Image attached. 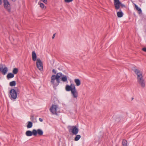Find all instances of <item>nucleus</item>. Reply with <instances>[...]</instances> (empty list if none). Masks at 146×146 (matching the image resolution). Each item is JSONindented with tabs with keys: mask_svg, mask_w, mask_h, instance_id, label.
I'll return each instance as SVG.
<instances>
[{
	"mask_svg": "<svg viewBox=\"0 0 146 146\" xmlns=\"http://www.w3.org/2000/svg\"><path fill=\"white\" fill-rule=\"evenodd\" d=\"M31 119L32 120H33L34 119V116L33 115H31Z\"/></svg>",
	"mask_w": 146,
	"mask_h": 146,
	"instance_id": "7c9ffc66",
	"label": "nucleus"
},
{
	"mask_svg": "<svg viewBox=\"0 0 146 146\" xmlns=\"http://www.w3.org/2000/svg\"><path fill=\"white\" fill-rule=\"evenodd\" d=\"M121 120V118L120 117L118 116L116 117L115 119V121L116 122H120Z\"/></svg>",
	"mask_w": 146,
	"mask_h": 146,
	"instance_id": "393cba45",
	"label": "nucleus"
},
{
	"mask_svg": "<svg viewBox=\"0 0 146 146\" xmlns=\"http://www.w3.org/2000/svg\"><path fill=\"white\" fill-rule=\"evenodd\" d=\"M39 120L40 122H42L43 121V119L41 118H39Z\"/></svg>",
	"mask_w": 146,
	"mask_h": 146,
	"instance_id": "2f4dec72",
	"label": "nucleus"
},
{
	"mask_svg": "<svg viewBox=\"0 0 146 146\" xmlns=\"http://www.w3.org/2000/svg\"><path fill=\"white\" fill-rule=\"evenodd\" d=\"M74 82L76 83V85L77 86H78L80 85L81 82L80 80L78 79H75Z\"/></svg>",
	"mask_w": 146,
	"mask_h": 146,
	"instance_id": "f3484780",
	"label": "nucleus"
},
{
	"mask_svg": "<svg viewBox=\"0 0 146 146\" xmlns=\"http://www.w3.org/2000/svg\"><path fill=\"white\" fill-rule=\"evenodd\" d=\"M34 131L35 136L37 134L39 135H42L43 134V131L40 129H38L37 130L34 129Z\"/></svg>",
	"mask_w": 146,
	"mask_h": 146,
	"instance_id": "ddd939ff",
	"label": "nucleus"
},
{
	"mask_svg": "<svg viewBox=\"0 0 146 146\" xmlns=\"http://www.w3.org/2000/svg\"><path fill=\"white\" fill-rule=\"evenodd\" d=\"M36 64L37 68L40 71L43 70V66L41 60L39 58L36 60Z\"/></svg>",
	"mask_w": 146,
	"mask_h": 146,
	"instance_id": "423d86ee",
	"label": "nucleus"
},
{
	"mask_svg": "<svg viewBox=\"0 0 146 146\" xmlns=\"http://www.w3.org/2000/svg\"><path fill=\"white\" fill-rule=\"evenodd\" d=\"M134 71L137 75V79L143 78L142 73L141 72L137 69H135Z\"/></svg>",
	"mask_w": 146,
	"mask_h": 146,
	"instance_id": "1a4fd4ad",
	"label": "nucleus"
},
{
	"mask_svg": "<svg viewBox=\"0 0 146 146\" xmlns=\"http://www.w3.org/2000/svg\"><path fill=\"white\" fill-rule=\"evenodd\" d=\"M18 72V69L17 68H14L12 71L13 73L14 74H17Z\"/></svg>",
	"mask_w": 146,
	"mask_h": 146,
	"instance_id": "aec40b11",
	"label": "nucleus"
},
{
	"mask_svg": "<svg viewBox=\"0 0 146 146\" xmlns=\"http://www.w3.org/2000/svg\"><path fill=\"white\" fill-rule=\"evenodd\" d=\"M73 0H64V1L66 3H70Z\"/></svg>",
	"mask_w": 146,
	"mask_h": 146,
	"instance_id": "cd10ccee",
	"label": "nucleus"
},
{
	"mask_svg": "<svg viewBox=\"0 0 146 146\" xmlns=\"http://www.w3.org/2000/svg\"><path fill=\"white\" fill-rule=\"evenodd\" d=\"M137 80L139 84L141 87L143 88H144L145 87V84L144 80L143 77L138 79Z\"/></svg>",
	"mask_w": 146,
	"mask_h": 146,
	"instance_id": "6e6552de",
	"label": "nucleus"
},
{
	"mask_svg": "<svg viewBox=\"0 0 146 146\" xmlns=\"http://www.w3.org/2000/svg\"><path fill=\"white\" fill-rule=\"evenodd\" d=\"M27 127L28 128H31L33 126V123L32 122L29 121L28 122Z\"/></svg>",
	"mask_w": 146,
	"mask_h": 146,
	"instance_id": "6ab92c4d",
	"label": "nucleus"
},
{
	"mask_svg": "<svg viewBox=\"0 0 146 146\" xmlns=\"http://www.w3.org/2000/svg\"><path fill=\"white\" fill-rule=\"evenodd\" d=\"M114 4L115 7V9L116 10L119 9L120 8V6H121L122 7H125V5L119 1V0H118Z\"/></svg>",
	"mask_w": 146,
	"mask_h": 146,
	"instance_id": "0eeeda50",
	"label": "nucleus"
},
{
	"mask_svg": "<svg viewBox=\"0 0 146 146\" xmlns=\"http://www.w3.org/2000/svg\"><path fill=\"white\" fill-rule=\"evenodd\" d=\"M16 83L15 81L11 82L9 83V85L11 86H14L16 85Z\"/></svg>",
	"mask_w": 146,
	"mask_h": 146,
	"instance_id": "5701e85b",
	"label": "nucleus"
},
{
	"mask_svg": "<svg viewBox=\"0 0 146 146\" xmlns=\"http://www.w3.org/2000/svg\"><path fill=\"white\" fill-rule=\"evenodd\" d=\"M46 8V7H45V9Z\"/></svg>",
	"mask_w": 146,
	"mask_h": 146,
	"instance_id": "e433bc0d",
	"label": "nucleus"
},
{
	"mask_svg": "<svg viewBox=\"0 0 146 146\" xmlns=\"http://www.w3.org/2000/svg\"><path fill=\"white\" fill-rule=\"evenodd\" d=\"M9 96L11 100H15L17 97V93L16 90L14 89H11L9 92Z\"/></svg>",
	"mask_w": 146,
	"mask_h": 146,
	"instance_id": "7ed1b4c3",
	"label": "nucleus"
},
{
	"mask_svg": "<svg viewBox=\"0 0 146 146\" xmlns=\"http://www.w3.org/2000/svg\"><path fill=\"white\" fill-rule=\"evenodd\" d=\"M63 76L62 73H58L56 75H53L51 77L50 82L56 86H58L60 82V79Z\"/></svg>",
	"mask_w": 146,
	"mask_h": 146,
	"instance_id": "f257e3e1",
	"label": "nucleus"
},
{
	"mask_svg": "<svg viewBox=\"0 0 146 146\" xmlns=\"http://www.w3.org/2000/svg\"><path fill=\"white\" fill-rule=\"evenodd\" d=\"M38 3L40 5V6L41 8L44 9V5L43 3H40V2H39Z\"/></svg>",
	"mask_w": 146,
	"mask_h": 146,
	"instance_id": "bb28decb",
	"label": "nucleus"
},
{
	"mask_svg": "<svg viewBox=\"0 0 146 146\" xmlns=\"http://www.w3.org/2000/svg\"><path fill=\"white\" fill-rule=\"evenodd\" d=\"M34 129H33L32 130V131H31L30 130H28L26 131L25 133L26 135L28 137L31 136L33 135L34 136H35V133H34Z\"/></svg>",
	"mask_w": 146,
	"mask_h": 146,
	"instance_id": "4468645a",
	"label": "nucleus"
},
{
	"mask_svg": "<svg viewBox=\"0 0 146 146\" xmlns=\"http://www.w3.org/2000/svg\"><path fill=\"white\" fill-rule=\"evenodd\" d=\"M8 70L7 67H5L3 68L2 65L0 66V71L2 73L3 75H5Z\"/></svg>",
	"mask_w": 146,
	"mask_h": 146,
	"instance_id": "9b49d317",
	"label": "nucleus"
},
{
	"mask_svg": "<svg viewBox=\"0 0 146 146\" xmlns=\"http://www.w3.org/2000/svg\"><path fill=\"white\" fill-rule=\"evenodd\" d=\"M62 80L64 82H65L67 81V77L65 75H63V76L61 78Z\"/></svg>",
	"mask_w": 146,
	"mask_h": 146,
	"instance_id": "a211bd4d",
	"label": "nucleus"
},
{
	"mask_svg": "<svg viewBox=\"0 0 146 146\" xmlns=\"http://www.w3.org/2000/svg\"><path fill=\"white\" fill-rule=\"evenodd\" d=\"M81 136L80 135H76V136L74 138V141H78L80 138Z\"/></svg>",
	"mask_w": 146,
	"mask_h": 146,
	"instance_id": "4be33fe9",
	"label": "nucleus"
},
{
	"mask_svg": "<svg viewBox=\"0 0 146 146\" xmlns=\"http://www.w3.org/2000/svg\"><path fill=\"white\" fill-rule=\"evenodd\" d=\"M55 34H54L53 36H52V38L53 39L54 38V37H55Z\"/></svg>",
	"mask_w": 146,
	"mask_h": 146,
	"instance_id": "f704fd0d",
	"label": "nucleus"
},
{
	"mask_svg": "<svg viewBox=\"0 0 146 146\" xmlns=\"http://www.w3.org/2000/svg\"><path fill=\"white\" fill-rule=\"evenodd\" d=\"M123 15V14L122 11H119L117 12V15L118 17H122Z\"/></svg>",
	"mask_w": 146,
	"mask_h": 146,
	"instance_id": "412c9836",
	"label": "nucleus"
},
{
	"mask_svg": "<svg viewBox=\"0 0 146 146\" xmlns=\"http://www.w3.org/2000/svg\"><path fill=\"white\" fill-rule=\"evenodd\" d=\"M75 87L74 85L73 84H71L70 86L67 85L65 87L66 90L67 91H71Z\"/></svg>",
	"mask_w": 146,
	"mask_h": 146,
	"instance_id": "9d476101",
	"label": "nucleus"
},
{
	"mask_svg": "<svg viewBox=\"0 0 146 146\" xmlns=\"http://www.w3.org/2000/svg\"><path fill=\"white\" fill-rule=\"evenodd\" d=\"M135 6L136 9L139 12V13H141L142 12V10L141 9L139 8L138 6L136 5H135Z\"/></svg>",
	"mask_w": 146,
	"mask_h": 146,
	"instance_id": "a878e982",
	"label": "nucleus"
},
{
	"mask_svg": "<svg viewBox=\"0 0 146 146\" xmlns=\"http://www.w3.org/2000/svg\"><path fill=\"white\" fill-rule=\"evenodd\" d=\"M142 50L146 52V48H142Z\"/></svg>",
	"mask_w": 146,
	"mask_h": 146,
	"instance_id": "c756f323",
	"label": "nucleus"
},
{
	"mask_svg": "<svg viewBox=\"0 0 146 146\" xmlns=\"http://www.w3.org/2000/svg\"><path fill=\"white\" fill-rule=\"evenodd\" d=\"M14 76V74L13 73H10L7 74V79H9L10 78H13Z\"/></svg>",
	"mask_w": 146,
	"mask_h": 146,
	"instance_id": "dca6fc26",
	"label": "nucleus"
},
{
	"mask_svg": "<svg viewBox=\"0 0 146 146\" xmlns=\"http://www.w3.org/2000/svg\"><path fill=\"white\" fill-rule=\"evenodd\" d=\"M127 142L125 139H123L122 141L123 146H127Z\"/></svg>",
	"mask_w": 146,
	"mask_h": 146,
	"instance_id": "b1692460",
	"label": "nucleus"
},
{
	"mask_svg": "<svg viewBox=\"0 0 146 146\" xmlns=\"http://www.w3.org/2000/svg\"><path fill=\"white\" fill-rule=\"evenodd\" d=\"M71 93L73 97L74 98H77L78 96V92L76 90L75 87L73 90H72Z\"/></svg>",
	"mask_w": 146,
	"mask_h": 146,
	"instance_id": "f8f14e48",
	"label": "nucleus"
},
{
	"mask_svg": "<svg viewBox=\"0 0 146 146\" xmlns=\"http://www.w3.org/2000/svg\"><path fill=\"white\" fill-rule=\"evenodd\" d=\"M2 0H0V5H1L2 4Z\"/></svg>",
	"mask_w": 146,
	"mask_h": 146,
	"instance_id": "72a5a7b5",
	"label": "nucleus"
},
{
	"mask_svg": "<svg viewBox=\"0 0 146 146\" xmlns=\"http://www.w3.org/2000/svg\"><path fill=\"white\" fill-rule=\"evenodd\" d=\"M52 72L54 74H56V71L54 69H53L52 70Z\"/></svg>",
	"mask_w": 146,
	"mask_h": 146,
	"instance_id": "c85d7f7f",
	"label": "nucleus"
},
{
	"mask_svg": "<svg viewBox=\"0 0 146 146\" xmlns=\"http://www.w3.org/2000/svg\"><path fill=\"white\" fill-rule=\"evenodd\" d=\"M32 58L33 60V61H35L37 60V56L35 52V51H34L32 52Z\"/></svg>",
	"mask_w": 146,
	"mask_h": 146,
	"instance_id": "2eb2a0df",
	"label": "nucleus"
},
{
	"mask_svg": "<svg viewBox=\"0 0 146 146\" xmlns=\"http://www.w3.org/2000/svg\"><path fill=\"white\" fill-rule=\"evenodd\" d=\"M69 132H71L73 135H76L79 131V129L76 126H68Z\"/></svg>",
	"mask_w": 146,
	"mask_h": 146,
	"instance_id": "f03ea898",
	"label": "nucleus"
},
{
	"mask_svg": "<svg viewBox=\"0 0 146 146\" xmlns=\"http://www.w3.org/2000/svg\"><path fill=\"white\" fill-rule=\"evenodd\" d=\"M58 107L57 105L52 104V106L50 108V111L53 114L57 115L58 113L57 112V109Z\"/></svg>",
	"mask_w": 146,
	"mask_h": 146,
	"instance_id": "39448f33",
	"label": "nucleus"
},
{
	"mask_svg": "<svg viewBox=\"0 0 146 146\" xmlns=\"http://www.w3.org/2000/svg\"><path fill=\"white\" fill-rule=\"evenodd\" d=\"M118 0H113L114 1V4Z\"/></svg>",
	"mask_w": 146,
	"mask_h": 146,
	"instance_id": "473e14b6",
	"label": "nucleus"
},
{
	"mask_svg": "<svg viewBox=\"0 0 146 146\" xmlns=\"http://www.w3.org/2000/svg\"><path fill=\"white\" fill-rule=\"evenodd\" d=\"M16 0H12V1H13V2H15V1Z\"/></svg>",
	"mask_w": 146,
	"mask_h": 146,
	"instance_id": "c9c22d12",
	"label": "nucleus"
},
{
	"mask_svg": "<svg viewBox=\"0 0 146 146\" xmlns=\"http://www.w3.org/2000/svg\"><path fill=\"white\" fill-rule=\"evenodd\" d=\"M3 6L4 8L8 12L11 11V5L8 0H3Z\"/></svg>",
	"mask_w": 146,
	"mask_h": 146,
	"instance_id": "20e7f679",
	"label": "nucleus"
}]
</instances>
